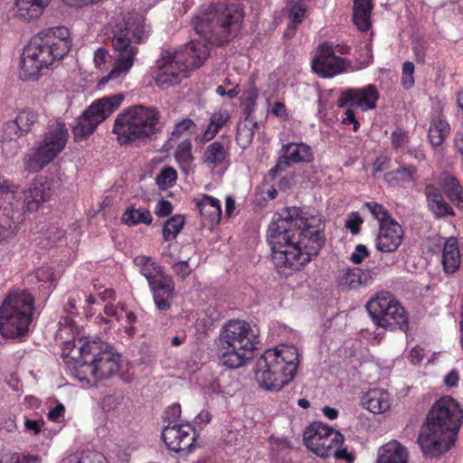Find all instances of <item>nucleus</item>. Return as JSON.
I'll return each mask as SVG.
<instances>
[{
    "instance_id": "obj_8",
    "label": "nucleus",
    "mask_w": 463,
    "mask_h": 463,
    "mask_svg": "<svg viewBox=\"0 0 463 463\" xmlns=\"http://www.w3.org/2000/svg\"><path fill=\"white\" fill-rule=\"evenodd\" d=\"M160 112L154 107L136 105L120 112L113 132L121 145L148 138L161 130Z\"/></svg>"
},
{
    "instance_id": "obj_6",
    "label": "nucleus",
    "mask_w": 463,
    "mask_h": 463,
    "mask_svg": "<svg viewBox=\"0 0 463 463\" xmlns=\"http://www.w3.org/2000/svg\"><path fill=\"white\" fill-rule=\"evenodd\" d=\"M298 365L296 346L283 345L268 349L256 363L255 378L261 388L279 392L294 379Z\"/></svg>"
},
{
    "instance_id": "obj_14",
    "label": "nucleus",
    "mask_w": 463,
    "mask_h": 463,
    "mask_svg": "<svg viewBox=\"0 0 463 463\" xmlns=\"http://www.w3.org/2000/svg\"><path fill=\"white\" fill-rule=\"evenodd\" d=\"M122 94L103 97L91 103L78 118L72 129L75 141L87 139L97 127L109 118L123 101Z\"/></svg>"
},
{
    "instance_id": "obj_21",
    "label": "nucleus",
    "mask_w": 463,
    "mask_h": 463,
    "mask_svg": "<svg viewBox=\"0 0 463 463\" xmlns=\"http://www.w3.org/2000/svg\"><path fill=\"white\" fill-rule=\"evenodd\" d=\"M404 232L402 226L395 220L379 224V231L375 239V247L382 252H393L402 244Z\"/></svg>"
},
{
    "instance_id": "obj_48",
    "label": "nucleus",
    "mask_w": 463,
    "mask_h": 463,
    "mask_svg": "<svg viewBox=\"0 0 463 463\" xmlns=\"http://www.w3.org/2000/svg\"><path fill=\"white\" fill-rule=\"evenodd\" d=\"M392 146L395 149L403 146L409 140L407 132L402 128H397L391 135Z\"/></svg>"
},
{
    "instance_id": "obj_50",
    "label": "nucleus",
    "mask_w": 463,
    "mask_h": 463,
    "mask_svg": "<svg viewBox=\"0 0 463 463\" xmlns=\"http://www.w3.org/2000/svg\"><path fill=\"white\" fill-rule=\"evenodd\" d=\"M173 212V205L167 200H160L156 206L155 213L158 217H165L168 216Z\"/></svg>"
},
{
    "instance_id": "obj_62",
    "label": "nucleus",
    "mask_w": 463,
    "mask_h": 463,
    "mask_svg": "<svg viewBox=\"0 0 463 463\" xmlns=\"http://www.w3.org/2000/svg\"><path fill=\"white\" fill-rule=\"evenodd\" d=\"M235 209V201L232 196H227L225 201V214L231 217Z\"/></svg>"
},
{
    "instance_id": "obj_10",
    "label": "nucleus",
    "mask_w": 463,
    "mask_h": 463,
    "mask_svg": "<svg viewBox=\"0 0 463 463\" xmlns=\"http://www.w3.org/2000/svg\"><path fill=\"white\" fill-rule=\"evenodd\" d=\"M136 33L126 21L115 25L112 30L111 43L115 52V64L110 71L99 81V86H104L110 80L124 78L133 67L134 61L138 52L137 43L132 41Z\"/></svg>"
},
{
    "instance_id": "obj_29",
    "label": "nucleus",
    "mask_w": 463,
    "mask_h": 463,
    "mask_svg": "<svg viewBox=\"0 0 463 463\" xmlns=\"http://www.w3.org/2000/svg\"><path fill=\"white\" fill-rule=\"evenodd\" d=\"M197 207L201 215L208 220L211 224L219 223L222 215V208L219 200L213 196L203 194L202 199L197 203Z\"/></svg>"
},
{
    "instance_id": "obj_12",
    "label": "nucleus",
    "mask_w": 463,
    "mask_h": 463,
    "mask_svg": "<svg viewBox=\"0 0 463 463\" xmlns=\"http://www.w3.org/2000/svg\"><path fill=\"white\" fill-rule=\"evenodd\" d=\"M366 309L377 326L387 330H405L408 317L405 309L390 292H380L366 304Z\"/></svg>"
},
{
    "instance_id": "obj_2",
    "label": "nucleus",
    "mask_w": 463,
    "mask_h": 463,
    "mask_svg": "<svg viewBox=\"0 0 463 463\" xmlns=\"http://www.w3.org/2000/svg\"><path fill=\"white\" fill-rule=\"evenodd\" d=\"M324 230L321 218L299 208L276 213L267 234L276 269L281 273L297 271L317 257L326 241Z\"/></svg>"
},
{
    "instance_id": "obj_42",
    "label": "nucleus",
    "mask_w": 463,
    "mask_h": 463,
    "mask_svg": "<svg viewBox=\"0 0 463 463\" xmlns=\"http://www.w3.org/2000/svg\"><path fill=\"white\" fill-rule=\"evenodd\" d=\"M177 178V173L173 167H165L156 176V184L160 187H171Z\"/></svg>"
},
{
    "instance_id": "obj_9",
    "label": "nucleus",
    "mask_w": 463,
    "mask_h": 463,
    "mask_svg": "<svg viewBox=\"0 0 463 463\" xmlns=\"http://www.w3.org/2000/svg\"><path fill=\"white\" fill-rule=\"evenodd\" d=\"M33 309V298L27 291L9 294L0 307V333L15 338L29 331Z\"/></svg>"
},
{
    "instance_id": "obj_57",
    "label": "nucleus",
    "mask_w": 463,
    "mask_h": 463,
    "mask_svg": "<svg viewBox=\"0 0 463 463\" xmlns=\"http://www.w3.org/2000/svg\"><path fill=\"white\" fill-rule=\"evenodd\" d=\"M43 425V420H32L29 419H26L24 421V427H25L26 430L32 431L35 435L40 433Z\"/></svg>"
},
{
    "instance_id": "obj_44",
    "label": "nucleus",
    "mask_w": 463,
    "mask_h": 463,
    "mask_svg": "<svg viewBox=\"0 0 463 463\" xmlns=\"http://www.w3.org/2000/svg\"><path fill=\"white\" fill-rule=\"evenodd\" d=\"M69 463H107L104 456L97 451L87 450L76 460H70Z\"/></svg>"
},
{
    "instance_id": "obj_37",
    "label": "nucleus",
    "mask_w": 463,
    "mask_h": 463,
    "mask_svg": "<svg viewBox=\"0 0 463 463\" xmlns=\"http://www.w3.org/2000/svg\"><path fill=\"white\" fill-rule=\"evenodd\" d=\"M184 225V217L176 214L168 219L163 227V237L165 241H172L177 237Z\"/></svg>"
},
{
    "instance_id": "obj_39",
    "label": "nucleus",
    "mask_w": 463,
    "mask_h": 463,
    "mask_svg": "<svg viewBox=\"0 0 463 463\" xmlns=\"http://www.w3.org/2000/svg\"><path fill=\"white\" fill-rule=\"evenodd\" d=\"M259 97V90L253 84L245 90L241 99V102L244 106V113L247 117V121H249V118H250L252 112L254 111L256 100Z\"/></svg>"
},
{
    "instance_id": "obj_16",
    "label": "nucleus",
    "mask_w": 463,
    "mask_h": 463,
    "mask_svg": "<svg viewBox=\"0 0 463 463\" xmlns=\"http://www.w3.org/2000/svg\"><path fill=\"white\" fill-rule=\"evenodd\" d=\"M313 158L312 149L306 143L289 142L284 144L279 150L278 163L271 168L270 173L285 171L295 164L310 163Z\"/></svg>"
},
{
    "instance_id": "obj_47",
    "label": "nucleus",
    "mask_w": 463,
    "mask_h": 463,
    "mask_svg": "<svg viewBox=\"0 0 463 463\" xmlns=\"http://www.w3.org/2000/svg\"><path fill=\"white\" fill-rule=\"evenodd\" d=\"M307 9L301 5H295L289 10L290 24L298 26L306 18Z\"/></svg>"
},
{
    "instance_id": "obj_4",
    "label": "nucleus",
    "mask_w": 463,
    "mask_h": 463,
    "mask_svg": "<svg viewBox=\"0 0 463 463\" xmlns=\"http://www.w3.org/2000/svg\"><path fill=\"white\" fill-rule=\"evenodd\" d=\"M463 423V409L449 396L434 402L426 414L417 444L427 458H439L456 444Z\"/></svg>"
},
{
    "instance_id": "obj_38",
    "label": "nucleus",
    "mask_w": 463,
    "mask_h": 463,
    "mask_svg": "<svg viewBox=\"0 0 463 463\" xmlns=\"http://www.w3.org/2000/svg\"><path fill=\"white\" fill-rule=\"evenodd\" d=\"M417 168L414 165H406L397 168L393 171L388 172L384 175V179L392 183L395 182H409L412 180L413 175L416 173Z\"/></svg>"
},
{
    "instance_id": "obj_15",
    "label": "nucleus",
    "mask_w": 463,
    "mask_h": 463,
    "mask_svg": "<svg viewBox=\"0 0 463 463\" xmlns=\"http://www.w3.org/2000/svg\"><path fill=\"white\" fill-rule=\"evenodd\" d=\"M303 437L307 447L321 458H328L330 446L336 439H344V436L340 432L321 421L313 422L306 428Z\"/></svg>"
},
{
    "instance_id": "obj_26",
    "label": "nucleus",
    "mask_w": 463,
    "mask_h": 463,
    "mask_svg": "<svg viewBox=\"0 0 463 463\" xmlns=\"http://www.w3.org/2000/svg\"><path fill=\"white\" fill-rule=\"evenodd\" d=\"M442 265L448 274H453L459 269L460 252L458 239L455 237L448 238L443 245Z\"/></svg>"
},
{
    "instance_id": "obj_54",
    "label": "nucleus",
    "mask_w": 463,
    "mask_h": 463,
    "mask_svg": "<svg viewBox=\"0 0 463 463\" xmlns=\"http://www.w3.org/2000/svg\"><path fill=\"white\" fill-rule=\"evenodd\" d=\"M174 271L180 277L185 278L191 273V269L188 265V262L178 261L174 264Z\"/></svg>"
},
{
    "instance_id": "obj_11",
    "label": "nucleus",
    "mask_w": 463,
    "mask_h": 463,
    "mask_svg": "<svg viewBox=\"0 0 463 463\" xmlns=\"http://www.w3.org/2000/svg\"><path fill=\"white\" fill-rule=\"evenodd\" d=\"M68 137V128L63 122L50 125L39 146L25 159V170L29 173L41 171L64 149Z\"/></svg>"
},
{
    "instance_id": "obj_59",
    "label": "nucleus",
    "mask_w": 463,
    "mask_h": 463,
    "mask_svg": "<svg viewBox=\"0 0 463 463\" xmlns=\"http://www.w3.org/2000/svg\"><path fill=\"white\" fill-rule=\"evenodd\" d=\"M102 0H64V2L74 7H83L89 5H95Z\"/></svg>"
},
{
    "instance_id": "obj_33",
    "label": "nucleus",
    "mask_w": 463,
    "mask_h": 463,
    "mask_svg": "<svg viewBox=\"0 0 463 463\" xmlns=\"http://www.w3.org/2000/svg\"><path fill=\"white\" fill-rule=\"evenodd\" d=\"M441 187L447 197L459 209H463V188L458 179L450 175H445Z\"/></svg>"
},
{
    "instance_id": "obj_28",
    "label": "nucleus",
    "mask_w": 463,
    "mask_h": 463,
    "mask_svg": "<svg viewBox=\"0 0 463 463\" xmlns=\"http://www.w3.org/2000/svg\"><path fill=\"white\" fill-rule=\"evenodd\" d=\"M229 156L228 149L220 141H214L207 146L203 153V163L213 170L223 164Z\"/></svg>"
},
{
    "instance_id": "obj_30",
    "label": "nucleus",
    "mask_w": 463,
    "mask_h": 463,
    "mask_svg": "<svg viewBox=\"0 0 463 463\" xmlns=\"http://www.w3.org/2000/svg\"><path fill=\"white\" fill-rule=\"evenodd\" d=\"M372 0H354L353 20L359 30L365 32L371 27Z\"/></svg>"
},
{
    "instance_id": "obj_45",
    "label": "nucleus",
    "mask_w": 463,
    "mask_h": 463,
    "mask_svg": "<svg viewBox=\"0 0 463 463\" xmlns=\"http://www.w3.org/2000/svg\"><path fill=\"white\" fill-rule=\"evenodd\" d=\"M343 442H344V439L339 440L338 439H336L335 440L334 444H332L330 446L331 449H330V451H328V458L331 456H334L336 458L345 459L347 462L354 461V457L351 454H349L345 449L339 448V446Z\"/></svg>"
},
{
    "instance_id": "obj_34",
    "label": "nucleus",
    "mask_w": 463,
    "mask_h": 463,
    "mask_svg": "<svg viewBox=\"0 0 463 463\" xmlns=\"http://www.w3.org/2000/svg\"><path fill=\"white\" fill-rule=\"evenodd\" d=\"M373 273L370 270L350 269L342 275L340 283L342 286L348 288H356L361 285H366L368 279H373Z\"/></svg>"
},
{
    "instance_id": "obj_63",
    "label": "nucleus",
    "mask_w": 463,
    "mask_h": 463,
    "mask_svg": "<svg viewBox=\"0 0 463 463\" xmlns=\"http://www.w3.org/2000/svg\"><path fill=\"white\" fill-rule=\"evenodd\" d=\"M104 313L106 316L115 317L117 320H119L120 318V316L118 315V312L117 311L116 307L111 304H107L104 307Z\"/></svg>"
},
{
    "instance_id": "obj_46",
    "label": "nucleus",
    "mask_w": 463,
    "mask_h": 463,
    "mask_svg": "<svg viewBox=\"0 0 463 463\" xmlns=\"http://www.w3.org/2000/svg\"><path fill=\"white\" fill-rule=\"evenodd\" d=\"M414 64L411 61H405L402 65V84L405 89H410L414 85Z\"/></svg>"
},
{
    "instance_id": "obj_24",
    "label": "nucleus",
    "mask_w": 463,
    "mask_h": 463,
    "mask_svg": "<svg viewBox=\"0 0 463 463\" xmlns=\"http://www.w3.org/2000/svg\"><path fill=\"white\" fill-rule=\"evenodd\" d=\"M429 210L438 218L454 216L451 206L443 199V196L434 184H427L424 189Z\"/></svg>"
},
{
    "instance_id": "obj_1",
    "label": "nucleus",
    "mask_w": 463,
    "mask_h": 463,
    "mask_svg": "<svg viewBox=\"0 0 463 463\" xmlns=\"http://www.w3.org/2000/svg\"><path fill=\"white\" fill-rule=\"evenodd\" d=\"M243 17L239 5L217 3L202 6L194 19V27L203 41L193 40L178 52L163 54L156 61V85L167 89L179 84L187 71L199 68L208 58L209 43L223 45L237 35Z\"/></svg>"
},
{
    "instance_id": "obj_27",
    "label": "nucleus",
    "mask_w": 463,
    "mask_h": 463,
    "mask_svg": "<svg viewBox=\"0 0 463 463\" xmlns=\"http://www.w3.org/2000/svg\"><path fill=\"white\" fill-rule=\"evenodd\" d=\"M51 0H16L17 16L24 21L39 17Z\"/></svg>"
},
{
    "instance_id": "obj_55",
    "label": "nucleus",
    "mask_w": 463,
    "mask_h": 463,
    "mask_svg": "<svg viewBox=\"0 0 463 463\" xmlns=\"http://www.w3.org/2000/svg\"><path fill=\"white\" fill-rule=\"evenodd\" d=\"M108 58L109 53L105 49H98L94 54V62L96 67L101 69V67L107 62Z\"/></svg>"
},
{
    "instance_id": "obj_56",
    "label": "nucleus",
    "mask_w": 463,
    "mask_h": 463,
    "mask_svg": "<svg viewBox=\"0 0 463 463\" xmlns=\"http://www.w3.org/2000/svg\"><path fill=\"white\" fill-rule=\"evenodd\" d=\"M343 124H353L354 131H357L359 128V122L356 120L354 113L352 109H347L345 112V118L342 119Z\"/></svg>"
},
{
    "instance_id": "obj_19",
    "label": "nucleus",
    "mask_w": 463,
    "mask_h": 463,
    "mask_svg": "<svg viewBox=\"0 0 463 463\" xmlns=\"http://www.w3.org/2000/svg\"><path fill=\"white\" fill-rule=\"evenodd\" d=\"M345 60L335 54L332 45L324 43L320 46V53L312 61L316 73L324 78L333 77L345 69Z\"/></svg>"
},
{
    "instance_id": "obj_61",
    "label": "nucleus",
    "mask_w": 463,
    "mask_h": 463,
    "mask_svg": "<svg viewBox=\"0 0 463 463\" xmlns=\"http://www.w3.org/2000/svg\"><path fill=\"white\" fill-rule=\"evenodd\" d=\"M272 113L281 118L288 117L286 106L282 102H276L272 108Z\"/></svg>"
},
{
    "instance_id": "obj_41",
    "label": "nucleus",
    "mask_w": 463,
    "mask_h": 463,
    "mask_svg": "<svg viewBox=\"0 0 463 463\" xmlns=\"http://www.w3.org/2000/svg\"><path fill=\"white\" fill-rule=\"evenodd\" d=\"M364 205L370 211L373 216L379 222V224L387 222L389 220H393L382 204L371 202L366 203Z\"/></svg>"
},
{
    "instance_id": "obj_32",
    "label": "nucleus",
    "mask_w": 463,
    "mask_h": 463,
    "mask_svg": "<svg viewBox=\"0 0 463 463\" xmlns=\"http://www.w3.org/2000/svg\"><path fill=\"white\" fill-rule=\"evenodd\" d=\"M449 123L440 118H433L430 122L428 137L433 148L439 147L449 135Z\"/></svg>"
},
{
    "instance_id": "obj_58",
    "label": "nucleus",
    "mask_w": 463,
    "mask_h": 463,
    "mask_svg": "<svg viewBox=\"0 0 463 463\" xmlns=\"http://www.w3.org/2000/svg\"><path fill=\"white\" fill-rule=\"evenodd\" d=\"M65 407L63 404L59 403L48 412V419L52 421H58L60 417L64 413Z\"/></svg>"
},
{
    "instance_id": "obj_53",
    "label": "nucleus",
    "mask_w": 463,
    "mask_h": 463,
    "mask_svg": "<svg viewBox=\"0 0 463 463\" xmlns=\"http://www.w3.org/2000/svg\"><path fill=\"white\" fill-rule=\"evenodd\" d=\"M39 458L32 455H23L20 456L18 454H14L10 458L9 463H37Z\"/></svg>"
},
{
    "instance_id": "obj_20",
    "label": "nucleus",
    "mask_w": 463,
    "mask_h": 463,
    "mask_svg": "<svg viewBox=\"0 0 463 463\" xmlns=\"http://www.w3.org/2000/svg\"><path fill=\"white\" fill-rule=\"evenodd\" d=\"M14 190L16 191L15 197L9 201L11 206L16 210L34 211L38 209L41 203L44 202L48 197L45 186L42 183H34L22 193L18 191V187L13 184Z\"/></svg>"
},
{
    "instance_id": "obj_17",
    "label": "nucleus",
    "mask_w": 463,
    "mask_h": 463,
    "mask_svg": "<svg viewBox=\"0 0 463 463\" xmlns=\"http://www.w3.org/2000/svg\"><path fill=\"white\" fill-rule=\"evenodd\" d=\"M194 435V429L190 424H178L175 421L166 425L162 431L163 440L174 451L189 449L195 440Z\"/></svg>"
},
{
    "instance_id": "obj_22",
    "label": "nucleus",
    "mask_w": 463,
    "mask_h": 463,
    "mask_svg": "<svg viewBox=\"0 0 463 463\" xmlns=\"http://www.w3.org/2000/svg\"><path fill=\"white\" fill-rule=\"evenodd\" d=\"M39 114L30 108L19 111L14 120H10L5 125V134L9 138L19 137L26 135L38 123Z\"/></svg>"
},
{
    "instance_id": "obj_13",
    "label": "nucleus",
    "mask_w": 463,
    "mask_h": 463,
    "mask_svg": "<svg viewBox=\"0 0 463 463\" xmlns=\"http://www.w3.org/2000/svg\"><path fill=\"white\" fill-rule=\"evenodd\" d=\"M134 262L147 279L157 309L160 311L170 309L175 295L173 279L165 274L162 268L150 257L137 256Z\"/></svg>"
},
{
    "instance_id": "obj_35",
    "label": "nucleus",
    "mask_w": 463,
    "mask_h": 463,
    "mask_svg": "<svg viewBox=\"0 0 463 463\" xmlns=\"http://www.w3.org/2000/svg\"><path fill=\"white\" fill-rule=\"evenodd\" d=\"M175 158L181 169L187 175L190 171V165L194 161L192 154V143L189 139L182 141L175 151Z\"/></svg>"
},
{
    "instance_id": "obj_3",
    "label": "nucleus",
    "mask_w": 463,
    "mask_h": 463,
    "mask_svg": "<svg viewBox=\"0 0 463 463\" xmlns=\"http://www.w3.org/2000/svg\"><path fill=\"white\" fill-rule=\"evenodd\" d=\"M62 355L71 374L88 386L115 376L120 368L121 355L109 343L99 338L67 342Z\"/></svg>"
},
{
    "instance_id": "obj_64",
    "label": "nucleus",
    "mask_w": 463,
    "mask_h": 463,
    "mask_svg": "<svg viewBox=\"0 0 463 463\" xmlns=\"http://www.w3.org/2000/svg\"><path fill=\"white\" fill-rule=\"evenodd\" d=\"M456 149L463 155V133H457L454 139Z\"/></svg>"
},
{
    "instance_id": "obj_7",
    "label": "nucleus",
    "mask_w": 463,
    "mask_h": 463,
    "mask_svg": "<svg viewBox=\"0 0 463 463\" xmlns=\"http://www.w3.org/2000/svg\"><path fill=\"white\" fill-rule=\"evenodd\" d=\"M259 330L245 321L231 320L219 337L220 363L232 369L243 366L257 349Z\"/></svg>"
},
{
    "instance_id": "obj_5",
    "label": "nucleus",
    "mask_w": 463,
    "mask_h": 463,
    "mask_svg": "<svg viewBox=\"0 0 463 463\" xmlns=\"http://www.w3.org/2000/svg\"><path fill=\"white\" fill-rule=\"evenodd\" d=\"M71 48L70 32L64 26L46 29L33 36L24 48L20 76L36 80L41 72L63 59Z\"/></svg>"
},
{
    "instance_id": "obj_60",
    "label": "nucleus",
    "mask_w": 463,
    "mask_h": 463,
    "mask_svg": "<svg viewBox=\"0 0 463 463\" xmlns=\"http://www.w3.org/2000/svg\"><path fill=\"white\" fill-rule=\"evenodd\" d=\"M458 380L459 377L458 372L452 370L446 375L444 379V383L449 387H455L457 386Z\"/></svg>"
},
{
    "instance_id": "obj_49",
    "label": "nucleus",
    "mask_w": 463,
    "mask_h": 463,
    "mask_svg": "<svg viewBox=\"0 0 463 463\" xmlns=\"http://www.w3.org/2000/svg\"><path fill=\"white\" fill-rule=\"evenodd\" d=\"M369 256V250L363 244H358L354 251L351 254L350 260L354 264H360L363 260Z\"/></svg>"
},
{
    "instance_id": "obj_43",
    "label": "nucleus",
    "mask_w": 463,
    "mask_h": 463,
    "mask_svg": "<svg viewBox=\"0 0 463 463\" xmlns=\"http://www.w3.org/2000/svg\"><path fill=\"white\" fill-rule=\"evenodd\" d=\"M231 115L227 109L215 110L210 117L209 123L220 130L230 119Z\"/></svg>"
},
{
    "instance_id": "obj_51",
    "label": "nucleus",
    "mask_w": 463,
    "mask_h": 463,
    "mask_svg": "<svg viewBox=\"0 0 463 463\" xmlns=\"http://www.w3.org/2000/svg\"><path fill=\"white\" fill-rule=\"evenodd\" d=\"M363 223L362 218L358 213H354L352 217L346 222V228H348L353 234H357L360 231V225Z\"/></svg>"
},
{
    "instance_id": "obj_31",
    "label": "nucleus",
    "mask_w": 463,
    "mask_h": 463,
    "mask_svg": "<svg viewBox=\"0 0 463 463\" xmlns=\"http://www.w3.org/2000/svg\"><path fill=\"white\" fill-rule=\"evenodd\" d=\"M121 222L129 226L138 224L151 225L153 217L149 210L146 208H136L134 205L128 206L121 216Z\"/></svg>"
},
{
    "instance_id": "obj_52",
    "label": "nucleus",
    "mask_w": 463,
    "mask_h": 463,
    "mask_svg": "<svg viewBox=\"0 0 463 463\" xmlns=\"http://www.w3.org/2000/svg\"><path fill=\"white\" fill-rule=\"evenodd\" d=\"M218 132L219 130L209 123L204 132L201 136H198L196 139L198 142L204 144L212 140Z\"/></svg>"
},
{
    "instance_id": "obj_23",
    "label": "nucleus",
    "mask_w": 463,
    "mask_h": 463,
    "mask_svg": "<svg viewBox=\"0 0 463 463\" xmlns=\"http://www.w3.org/2000/svg\"><path fill=\"white\" fill-rule=\"evenodd\" d=\"M361 404L372 413L381 414L390 409V395L383 390L371 389L362 395Z\"/></svg>"
},
{
    "instance_id": "obj_18",
    "label": "nucleus",
    "mask_w": 463,
    "mask_h": 463,
    "mask_svg": "<svg viewBox=\"0 0 463 463\" xmlns=\"http://www.w3.org/2000/svg\"><path fill=\"white\" fill-rule=\"evenodd\" d=\"M379 99L377 89L374 85H367L359 89H347L341 92L337 106L339 108L359 107L362 110L373 109L376 107Z\"/></svg>"
},
{
    "instance_id": "obj_40",
    "label": "nucleus",
    "mask_w": 463,
    "mask_h": 463,
    "mask_svg": "<svg viewBox=\"0 0 463 463\" xmlns=\"http://www.w3.org/2000/svg\"><path fill=\"white\" fill-rule=\"evenodd\" d=\"M194 127L195 123L192 119L183 118L175 124L174 129L170 134L169 141L179 139L185 134L192 132V129L194 128Z\"/></svg>"
},
{
    "instance_id": "obj_36",
    "label": "nucleus",
    "mask_w": 463,
    "mask_h": 463,
    "mask_svg": "<svg viewBox=\"0 0 463 463\" xmlns=\"http://www.w3.org/2000/svg\"><path fill=\"white\" fill-rule=\"evenodd\" d=\"M256 126L257 122L251 118H249V121H247V117L244 122L238 124L236 141L241 148L245 149L251 144L254 137V128Z\"/></svg>"
},
{
    "instance_id": "obj_25",
    "label": "nucleus",
    "mask_w": 463,
    "mask_h": 463,
    "mask_svg": "<svg viewBox=\"0 0 463 463\" xmlns=\"http://www.w3.org/2000/svg\"><path fill=\"white\" fill-rule=\"evenodd\" d=\"M408 461L407 449L396 439H392L379 449L375 463H408Z\"/></svg>"
}]
</instances>
